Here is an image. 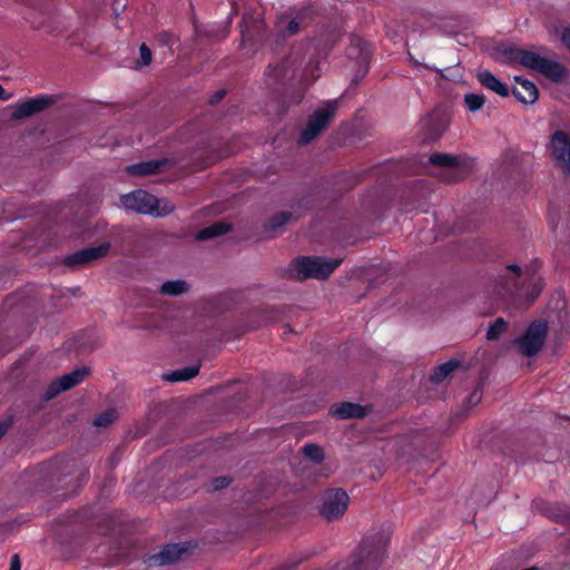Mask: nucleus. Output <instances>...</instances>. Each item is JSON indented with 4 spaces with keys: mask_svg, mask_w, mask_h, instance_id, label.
<instances>
[{
    "mask_svg": "<svg viewBox=\"0 0 570 570\" xmlns=\"http://www.w3.org/2000/svg\"><path fill=\"white\" fill-rule=\"evenodd\" d=\"M498 59L511 66H522L532 69L554 81L562 80L566 75V69L559 62L522 48H505Z\"/></svg>",
    "mask_w": 570,
    "mask_h": 570,
    "instance_id": "obj_1",
    "label": "nucleus"
},
{
    "mask_svg": "<svg viewBox=\"0 0 570 570\" xmlns=\"http://www.w3.org/2000/svg\"><path fill=\"white\" fill-rule=\"evenodd\" d=\"M343 262V258H327L321 256H303L291 262L286 269L288 277L297 281L308 278L325 279Z\"/></svg>",
    "mask_w": 570,
    "mask_h": 570,
    "instance_id": "obj_2",
    "label": "nucleus"
},
{
    "mask_svg": "<svg viewBox=\"0 0 570 570\" xmlns=\"http://www.w3.org/2000/svg\"><path fill=\"white\" fill-rule=\"evenodd\" d=\"M122 206L142 215L166 216L174 210V205L166 198H157L145 190H134L120 197Z\"/></svg>",
    "mask_w": 570,
    "mask_h": 570,
    "instance_id": "obj_3",
    "label": "nucleus"
},
{
    "mask_svg": "<svg viewBox=\"0 0 570 570\" xmlns=\"http://www.w3.org/2000/svg\"><path fill=\"white\" fill-rule=\"evenodd\" d=\"M389 537L384 533L364 538L360 548V560L355 564L357 569L375 570L385 558V548Z\"/></svg>",
    "mask_w": 570,
    "mask_h": 570,
    "instance_id": "obj_4",
    "label": "nucleus"
},
{
    "mask_svg": "<svg viewBox=\"0 0 570 570\" xmlns=\"http://www.w3.org/2000/svg\"><path fill=\"white\" fill-rule=\"evenodd\" d=\"M338 108L337 100L326 101L309 118L306 128L303 130L299 142L308 144L317 137L323 129L327 126L331 118L335 115Z\"/></svg>",
    "mask_w": 570,
    "mask_h": 570,
    "instance_id": "obj_5",
    "label": "nucleus"
},
{
    "mask_svg": "<svg viewBox=\"0 0 570 570\" xmlns=\"http://www.w3.org/2000/svg\"><path fill=\"white\" fill-rule=\"evenodd\" d=\"M350 505V497L342 489H330L324 492L318 507L320 514L328 520H336L344 515Z\"/></svg>",
    "mask_w": 570,
    "mask_h": 570,
    "instance_id": "obj_6",
    "label": "nucleus"
},
{
    "mask_svg": "<svg viewBox=\"0 0 570 570\" xmlns=\"http://www.w3.org/2000/svg\"><path fill=\"white\" fill-rule=\"evenodd\" d=\"M547 326L544 323L538 322L531 324L524 335L515 341L519 351L525 356L537 354L546 340Z\"/></svg>",
    "mask_w": 570,
    "mask_h": 570,
    "instance_id": "obj_7",
    "label": "nucleus"
},
{
    "mask_svg": "<svg viewBox=\"0 0 570 570\" xmlns=\"http://www.w3.org/2000/svg\"><path fill=\"white\" fill-rule=\"evenodd\" d=\"M550 148L557 166L568 174L570 171V137L564 131H556L551 137Z\"/></svg>",
    "mask_w": 570,
    "mask_h": 570,
    "instance_id": "obj_8",
    "label": "nucleus"
},
{
    "mask_svg": "<svg viewBox=\"0 0 570 570\" xmlns=\"http://www.w3.org/2000/svg\"><path fill=\"white\" fill-rule=\"evenodd\" d=\"M89 371L87 368H77L68 374L62 375L50 384L46 392V399L51 400L59 393L67 391L85 380Z\"/></svg>",
    "mask_w": 570,
    "mask_h": 570,
    "instance_id": "obj_9",
    "label": "nucleus"
},
{
    "mask_svg": "<svg viewBox=\"0 0 570 570\" xmlns=\"http://www.w3.org/2000/svg\"><path fill=\"white\" fill-rule=\"evenodd\" d=\"M52 100L49 97L40 96L12 106V119H22L30 117L46 109Z\"/></svg>",
    "mask_w": 570,
    "mask_h": 570,
    "instance_id": "obj_10",
    "label": "nucleus"
},
{
    "mask_svg": "<svg viewBox=\"0 0 570 570\" xmlns=\"http://www.w3.org/2000/svg\"><path fill=\"white\" fill-rule=\"evenodd\" d=\"M515 87L513 89V95L515 98L522 104H533L538 99V89L537 86L522 77H514Z\"/></svg>",
    "mask_w": 570,
    "mask_h": 570,
    "instance_id": "obj_11",
    "label": "nucleus"
},
{
    "mask_svg": "<svg viewBox=\"0 0 570 570\" xmlns=\"http://www.w3.org/2000/svg\"><path fill=\"white\" fill-rule=\"evenodd\" d=\"M109 250V244L104 243L75 253L68 258L69 264H83L105 256Z\"/></svg>",
    "mask_w": 570,
    "mask_h": 570,
    "instance_id": "obj_12",
    "label": "nucleus"
},
{
    "mask_svg": "<svg viewBox=\"0 0 570 570\" xmlns=\"http://www.w3.org/2000/svg\"><path fill=\"white\" fill-rule=\"evenodd\" d=\"M430 161L433 165L452 169L454 171L453 177L446 179L448 181H454L462 176L461 160L450 154H434L430 157Z\"/></svg>",
    "mask_w": 570,
    "mask_h": 570,
    "instance_id": "obj_13",
    "label": "nucleus"
},
{
    "mask_svg": "<svg viewBox=\"0 0 570 570\" xmlns=\"http://www.w3.org/2000/svg\"><path fill=\"white\" fill-rule=\"evenodd\" d=\"M330 413L340 420L363 417L366 414V409L355 403H340L331 407Z\"/></svg>",
    "mask_w": 570,
    "mask_h": 570,
    "instance_id": "obj_14",
    "label": "nucleus"
},
{
    "mask_svg": "<svg viewBox=\"0 0 570 570\" xmlns=\"http://www.w3.org/2000/svg\"><path fill=\"white\" fill-rule=\"evenodd\" d=\"M478 79L480 83L490 90L494 91L495 94L500 95L501 97L509 96V88L505 83H503L499 78H497L493 73L490 71H481L478 75Z\"/></svg>",
    "mask_w": 570,
    "mask_h": 570,
    "instance_id": "obj_15",
    "label": "nucleus"
},
{
    "mask_svg": "<svg viewBox=\"0 0 570 570\" xmlns=\"http://www.w3.org/2000/svg\"><path fill=\"white\" fill-rule=\"evenodd\" d=\"M165 165V160H149L135 164L127 167V173L137 176H147L155 174Z\"/></svg>",
    "mask_w": 570,
    "mask_h": 570,
    "instance_id": "obj_16",
    "label": "nucleus"
},
{
    "mask_svg": "<svg viewBox=\"0 0 570 570\" xmlns=\"http://www.w3.org/2000/svg\"><path fill=\"white\" fill-rule=\"evenodd\" d=\"M268 75L277 80L292 78L295 75V61L286 60L268 67Z\"/></svg>",
    "mask_w": 570,
    "mask_h": 570,
    "instance_id": "obj_17",
    "label": "nucleus"
},
{
    "mask_svg": "<svg viewBox=\"0 0 570 570\" xmlns=\"http://www.w3.org/2000/svg\"><path fill=\"white\" fill-rule=\"evenodd\" d=\"M189 285L183 279L167 281L161 284L160 293L168 296H178L188 292Z\"/></svg>",
    "mask_w": 570,
    "mask_h": 570,
    "instance_id": "obj_18",
    "label": "nucleus"
},
{
    "mask_svg": "<svg viewBox=\"0 0 570 570\" xmlns=\"http://www.w3.org/2000/svg\"><path fill=\"white\" fill-rule=\"evenodd\" d=\"M199 372V365H190L184 368L173 371L165 375V379L170 382H184L195 377Z\"/></svg>",
    "mask_w": 570,
    "mask_h": 570,
    "instance_id": "obj_19",
    "label": "nucleus"
},
{
    "mask_svg": "<svg viewBox=\"0 0 570 570\" xmlns=\"http://www.w3.org/2000/svg\"><path fill=\"white\" fill-rule=\"evenodd\" d=\"M276 26L284 36H293L301 30V21L296 18L289 19L286 16L279 17Z\"/></svg>",
    "mask_w": 570,
    "mask_h": 570,
    "instance_id": "obj_20",
    "label": "nucleus"
},
{
    "mask_svg": "<svg viewBox=\"0 0 570 570\" xmlns=\"http://www.w3.org/2000/svg\"><path fill=\"white\" fill-rule=\"evenodd\" d=\"M183 553V549L178 544H169L158 554V563L167 564L179 559Z\"/></svg>",
    "mask_w": 570,
    "mask_h": 570,
    "instance_id": "obj_21",
    "label": "nucleus"
},
{
    "mask_svg": "<svg viewBox=\"0 0 570 570\" xmlns=\"http://www.w3.org/2000/svg\"><path fill=\"white\" fill-rule=\"evenodd\" d=\"M551 37H558L570 50V27L563 23H553L549 28Z\"/></svg>",
    "mask_w": 570,
    "mask_h": 570,
    "instance_id": "obj_22",
    "label": "nucleus"
},
{
    "mask_svg": "<svg viewBox=\"0 0 570 570\" xmlns=\"http://www.w3.org/2000/svg\"><path fill=\"white\" fill-rule=\"evenodd\" d=\"M458 366V362L449 361L439 365L431 375V380L440 383L444 381Z\"/></svg>",
    "mask_w": 570,
    "mask_h": 570,
    "instance_id": "obj_23",
    "label": "nucleus"
},
{
    "mask_svg": "<svg viewBox=\"0 0 570 570\" xmlns=\"http://www.w3.org/2000/svg\"><path fill=\"white\" fill-rule=\"evenodd\" d=\"M228 230V227L223 223H216L212 226H208L206 228H203L199 230L196 235V238L199 240H205L218 235H222Z\"/></svg>",
    "mask_w": 570,
    "mask_h": 570,
    "instance_id": "obj_24",
    "label": "nucleus"
},
{
    "mask_svg": "<svg viewBox=\"0 0 570 570\" xmlns=\"http://www.w3.org/2000/svg\"><path fill=\"white\" fill-rule=\"evenodd\" d=\"M508 328L507 322L499 317L492 323L487 331V340L495 341L498 340Z\"/></svg>",
    "mask_w": 570,
    "mask_h": 570,
    "instance_id": "obj_25",
    "label": "nucleus"
},
{
    "mask_svg": "<svg viewBox=\"0 0 570 570\" xmlns=\"http://www.w3.org/2000/svg\"><path fill=\"white\" fill-rule=\"evenodd\" d=\"M464 102H465L466 108L470 111L474 112L483 107L484 98L481 95L468 94L464 97Z\"/></svg>",
    "mask_w": 570,
    "mask_h": 570,
    "instance_id": "obj_26",
    "label": "nucleus"
},
{
    "mask_svg": "<svg viewBox=\"0 0 570 570\" xmlns=\"http://www.w3.org/2000/svg\"><path fill=\"white\" fill-rule=\"evenodd\" d=\"M118 417L117 411L114 409L107 410L95 420V425L107 426Z\"/></svg>",
    "mask_w": 570,
    "mask_h": 570,
    "instance_id": "obj_27",
    "label": "nucleus"
},
{
    "mask_svg": "<svg viewBox=\"0 0 570 570\" xmlns=\"http://www.w3.org/2000/svg\"><path fill=\"white\" fill-rule=\"evenodd\" d=\"M304 454L311 460L318 462L323 459V451L320 446L315 444H306L303 448Z\"/></svg>",
    "mask_w": 570,
    "mask_h": 570,
    "instance_id": "obj_28",
    "label": "nucleus"
},
{
    "mask_svg": "<svg viewBox=\"0 0 570 570\" xmlns=\"http://www.w3.org/2000/svg\"><path fill=\"white\" fill-rule=\"evenodd\" d=\"M291 218V214L286 212H282L276 214L269 219V228L275 230L278 227H282L284 224H286Z\"/></svg>",
    "mask_w": 570,
    "mask_h": 570,
    "instance_id": "obj_29",
    "label": "nucleus"
},
{
    "mask_svg": "<svg viewBox=\"0 0 570 570\" xmlns=\"http://www.w3.org/2000/svg\"><path fill=\"white\" fill-rule=\"evenodd\" d=\"M139 61H138V65L139 66H149L153 61V55H151V51L150 49L147 47V45L142 43L140 45L139 47Z\"/></svg>",
    "mask_w": 570,
    "mask_h": 570,
    "instance_id": "obj_30",
    "label": "nucleus"
},
{
    "mask_svg": "<svg viewBox=\"0 0 570 570\" xmlns=\"http://www.w3.org/2000/svg\"><path fill=\"white\" fill-rule=\"evenodd\" d=\"M10 570H20V564L18 562L17 556L12 558Z\"/></svg>",
    "mask_w": 570,
    "mask_h": 570,
    "instance_id": "obj_31",
    "label": "nucleus"
},
{
    "mask_svg": "<svg viewBox=\"0 0 570 570\" xmlns=\"http://www.w3.org/2000/svg\"><path fill=\"white\" fill-rule=\"evenodd\" d=\"M11 98L10 94H6L3 87L0 85V99L8 100Z\"/></svg>",
    "mask_w": 570,
    "mask_h": 570,
    "instance_id": "obj_32",
    "label": "nucleus"
},
{
    "mask_svg": "<svg viewBox=\"0 0 570 570\" xmlns=\"http://www.w3.org/2000/svg\"><path fill=\"white\" fill-rule=\"evenodd\" d=\"M7 430H8V423L0 422V439L6 434Z\"/></svg>",
    "mask_w": 570,
    "mask_h": 570,
    "instance_id": "obj_33",
    "label": "nucleus"
},
{
    "mask_svg": "<svg viewBox=\"0 0 570 570\" xmlns=\"http://www.w3.org/2000/svg\"><path fill=\"white\" fill-rule=\"evenodd\" d=\"M540 291H541V286L535 285V287L533 288V291L531 293V299H534L539 295Z\"/></svg>",
    "mask_w": 570,
    "mask_h": 570,
    "instance_id": "obj_34",
    "label": "nucleus"
},
{
    "mask_svg": "<svg viewBox=\"0 0 570 570\" xmlns=\"http://www.w3.org/2000/svg\"><path fill=\"white\" fill-rule=\"evenodd\" d=\"M508 269L512 271L515 275H518V274H519V267H518V266H515V265H511V266H509V267H508Z\"/></svg>",
    "mask_w": 570,
    "mask_h": 570,
    "instance_id": "obj_35",
    "label": "nucleus"
},
{
    "mask_svg": "<svg viewBox=\"0 0 570 570\" xmlns=\"http://www.w3.org/2000/svg\"><path fill=\"white\" fill-rule=\"evenodd\" d=\"M226 485L225 480L222 481V484L217 485V488H224Z\"/></svg>",
    "mask_w": 570,
    "mask_h": 570,
    "instance_id": "obj_36",
    "label": "nucleus"
}]
</instances>
